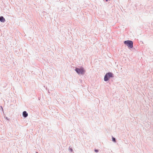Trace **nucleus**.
Masks as SVG:
<instances>
[{
    "label": "nucleus",
    "instance_id": "nucleus-1",
    "mask_svg": "<svg viewBox=\"0 0 153 153\" xmlns=\"http://www.w3.org/2000/svg\"><path fill=\"white\" fill-rule=\"evenodd\" d=\"M75 71L79 75H83L85 72V70L84 68L81 67L80 68H76Z\"/></svg>",
    "mask_w": 153,
    "mask_h": 153
},
{
    "label": "nucleus",
    "instance_id": "nucleus-2",
    "mask_svg": "<svg viewBox=\"0 0 153 153\" xmlns=\"http://www.w3.org/2000/svg\"><path fill=\"white\" fill-rule=\"evenodd\" d=\"M114 77L113 74L111 72H108L104 76V80L105 81H107L110 77Z\"/></svg>",
    "mask_w": 153,
    "mask_h": 153
},
{
    "label": "nucleus",
    "instance_id": "nucleus-3",
    "mask_svg": "<svg viewBox=\"0 0 153 153\" xmlns=\"http://www.w3.org/2000/svg\"><path fill=\"white\" fill-rule=\"evenodd\" d=\"M124 44L126 45L129 48H131L133 47V42L131 41H125L124 42Z\"/></svg>",
    "mask_w": 153,
    "mask_h": 153
},
{
    "label": "nucleus",
    "instance_id": "nucleus-4",
    "mask_svg": "<svg viewBox=\"0 0 153 153\" xmlns=\"http://www.w3.org/2000/svg\"><path fill=\"white\" fill-rule=\"evenodd\" d=\"M22 115L24 117H26L28 116V114L26 111H24L23 112Z\"/></svg>",
    "mask_w": 153,
    "mask_h": 153
},
{
    "label": "nucleus",
    "instance_id": "nucleus-5",
    "mask_svg": "<svg viewBox=\"0 0 153 153\" xmlns=\"http://www.w3.org/2000/svg\"><path fill=\"white\" fill-rule=\"evenodd\" d=\"M0 21L1 22H4L5 21V19L2 16L0 17Z\"/></svg>",
    "mask_w": 153,
    "mask_h": 153
},
{
    "label": "nucleus",
    "instance_id": "nucleus-6",
    "mask_svg": "<svg viewBox=\"0 0 153 153\" xmlns=\"http://www.w3.org/2000/svg\"><path fill=\"white\" fill-rule=\"evenodd\" d=\"M112 141L114 142L116 141L115 138L113 137H112Z\"/></svg>",
    "mask_w": 153,
    "mask_h": 153
},
{
    "label": "nucleus",
    "instance_id": "nucleus-7",
    "mask_svg": "<svg viewBox=\"0 0 153 153\" xmlns=\"http://www.w3.org/2000/svg\"><path fill=\"white\" fill-rule=\"evenodd\" d=\"M70 150L71 152H72L73 151V149L72 148H71L70 149Z\"/></svg>",
    "mask_w": 153,
    "mask_h": 153
},
{
    "label": "nucleus",
    "instance_id": "nucleus-8",
    "mask_svg": "<svg viewBox=\"0 0 153 153\" xmlns=\"http://www.w3.org/2000/svg\"><path fill=\"white\" fill-rule=\"evenodd\" d=\"M94 151L95 152H97L98 151L97 149H95L94 150Z\"/></svg>",
    "mask_w": 153,
    "mask_h": 153
},
{
    "label": "nucleus",
    "instance_id": "nucleus-9",
    "mask_svg": "<svg viewBox=\"0 0 153 153\" xmlns=\"http://www.w3.org/2000/svg\"><path fill=\"white\" fill-rule=\"evenodd\" d=\"M6 119H7V120H9V119H7V117H6Z\"/></svg>",
    "mask_w": 153,
    "mask_h": 153
},
{
    "label": "nucleus",
    "instance_id": "nucleus-10",
    "mask_svg": "<svg viewBox=\"0 0 153 153\" xmlns=\"http://www.w3.org/2000/svg\"><path fill=\"white\" fill-rule=\"evenodd\" d=\"M106 1H107L108 0H105Z\"/></svg>",
    "mask_w": 153,
    "mask_h": 153
},
{
    "label": "nucleus",
    "instance_id": "nucleus-11",
    "mask_svg": "<svg viewBox=\"0 0 153 153\" xmlns=\"http://www.w3.org/2000/svg\"><path fill=\"white\" fill-rule=\"evenodd\" d=\"M36 153H38V152H36Z\"/></svg>",
    "mask_w": 153,
    "mask_h": 153
}]
</instances>
